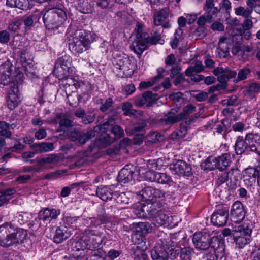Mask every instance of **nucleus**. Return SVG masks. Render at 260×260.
<instances>
[{"label": "nucleus", "mask_w": 260, "mask_h": 260, "mask_svg": "<svg viewBox=\"0 0 260 260\" xmlns=\"http://www.w3.org/2000/svg\"><path fill=\"white\" fill-rule=\"evenodd\" d=\"M229 216L228 210L222 208L215 211L212 215L211 221L212 224L217 226H222L227 222Z\"/></svg>", "instance_id": "obj_13"}, {"label": "nucleus", "mask_w": 260, "mask_h": 260, "mask_svg": "<svg viewBox=\"0 0 260 260\" xmlns=\"http://www.w3.org/2000/svg\"><path fill=\"white\" fill-rule=\"evenodd\" d=\"M251 224L250 222H244L242 224L235 228V231L241 233L238 236L235 241L239 247L241 248L244 247L250 241L249 237L252 232Z\"/></svg>", "instance_id": "obj_9"}, {"label": "nucleus", "mask_w": 260, "mask_h": 260, "mask_svg": "<svg viewBox=\"0 0 260 260\" xmlns=\"http://www.w3.org/2000/svg\"><path fill=\"white\" fill-rule=\"evenodd\" d=\"M143 239L144 236L142 233H140L138 230H137L132 235V240L135 244H139L143 241Z\"/></svg>", "instance_id": "obj_58"}, {"label": "nucleus", "mask_w": 260, "mask_h": 260, "mask_svg": "<svg viewBox=\"0 0 260 260\" xmlns=\"http://www.w3.org/2000/svg\"><path fill=\"white\" fill-rule=\"evenodd\" d=\"M161 246L155 247L151 251V257L153 260H168L177 257L179 254V246L175 242L169 240L161 241Z\"/></svg>", "instance_id": "obj_3"}, {"label": "nucleus", "mask_w": 260, "mask_h": 260, "mask_svg": "<svg viewBox=\"0 0 260 260\" xmlns=\"http://www.w3.org/2000/svg\"><path fill=\"white\" fill-rule=\"evenodd\" d=\"M102 242V234L96 231L86 230L75 243L77 250L88 249L91 250L98 248Z\"/></svg>", "instance_id": "obj_4"}, {"label": "nucleus", "mask_w": 260, "mask_h": 260, "mask_svg": "<svg viewBox=\"0 0 260 260\" xmlns=\"http://www.w3.org/2000/svg\"><path fill=\"white\" fill-rule=\"evenodd\" d=\"M165 197V192L158 189H154V193H153L151 198V208L152 209V213L155 212V210L161 208L164 206Z\"/></svg>", "instance_id": "obj_17"}, {"label": "nucleus", "mask_w": 260, "mask_h": 260, "mask_svg": "<svg viewBox=\"0 0 260 260\" xmlns=\"http://www.w3.org/2000/svg\"><path fill=\"white\" fill-rule=\"evenodd\" d=\"M71 60L72 59L70 56L69 55H66L59 58L57 60L55 64L62 67H64L65 66L69 67L70 65Z\"/></svg>", "instance_id": "obj_48"}, {"label": "nucleus", "mask_w": 260, "mask_h": 260, "mask_svg": "<svg viewBox=\"0 0 260 260\" xmlns=\"http://www.w3.org/2000/svg\"><path fill=\"white\" fill-rule=\"evenodd\" d=\"M245 174L249 175H251L253 178L257 176V184L260 186V171H258L254 168H250L246 170Z\"/></svg>", "instance_id": "obj_57"}, {"label": "nucleus", "mask_w": 260, "mask_h": 260, "mask_svg": "<svg viewBox=\"0 0 260 260\" xmlns=\"http://www.w3.org/2000/svg\"><path fill=\"white\" fill-rule=\"evenodd\" d=\"M242 49V44L235 43L232 49V52L233 55L242 56L243 55V50Z\"/></svg>", "instance_id": "obj_54"}, {"label": "nucleus", "mask_w": 260, "mask_h": 260, "mask_svg": "<svg viewBox=\"0 0 260 260\" xmlns=\"http://www.w3.org/2000/svg\"><path fill=\"white\" fill-rule=\"evenodd\" d=\"M253 10L251 8H244L242 6H240L235 9V13L237 16H241L245 18H249L251 16Z\"/></svg>", "instance_id": "obj_37"}, {"label": "nucleus", "mask_w": 260, "mask_h": 260, "mask_svg": "<svg viewBox=\"0 0 260 260\" xmlns=\"http://www.w3.org/2000/svg\"><path fill=\"white\" fill-rule=\"evenodd\" d=\"M213 253L210 254L208 257L210 260H217L219 257H221L224 252L223 242L217 237H213L211 239V250Z\"/></svg>", "instance_id": "obj_11"}, {"label": "nucleus", "mask_w": 260, "mask_h": 260, "mask_svg": "<svg viewBox=\"0 0 260 260\" xmlns=\"http://www.w3.org/2000/svg\"><path fill=\"white\" fill-rule=\"evenodd\" d=\"M233 40L230 38L222 37L218 43L217 52L220 57H226L229 55V50Z\"/></svg>", "instance_id": "obj_21"}, {"label": "nucleus", "mask_w": 260, "mask_h": 260, "mask_svg": "<svg viewBox=\"0 0 260 260\" xmlns=\"http://www.w3.org/2000/svg\"><path fill=\"white\" fill-rule=\"evenodd\" d=\"M111 132L115 136L116 139H120L123 137L124 131L119 125L113 126L111 129Z\"/></svg>", "instance_id": "obj_52"}, {"label": "nucleus", "mask_w": 260, "mask_h": 260, "mask_svg": "<svg viewBox=\"0 0 260 260\" xmlns=\"http://www.w3.org/2000/svg\"><path fill=\"white\" fill-rule=\"evenodd\" d=\"M249 151L260 155V133H248Z\"/></svg>", "instance_id": "obj_22"}, {"label": "nucleus", "mask_w": 260, "mask_h": 260, "mask_svg": "<svg viewBox=\"0 0 260 260\" xmlns=\"http://www.w3.org/2000/svg\"><path fill=\"white\" fill-rule=\"evenodd\" d=\"M20 257L16 251H13L5 256V260H20Z\"/></svg>", "instance_id": "obj_64"}, {"label": "nucleus", "mask_w": 260, "mask_h": 260, "mask_svg": "<svg viewBox=\"0 0 260 260\" xmlns=\"http://www.w3.org/2000/svg\"><path fill=\"white\" fill-rule=\"evenodd\" d=\"M193 243L197 249L205 250L211 247V242L208 235H203L201 233H196L193 235Z\"/></svg>", "instance_id": "obj_15"}, {"label": "nucleus", "mask_w": 260, "mask_h": 260, "mask_svg": "<svg viewBox=\"0 0 260 260\" xmlns=\"http://www.w3.org/2000/svg\"><path fill=\"white\" fill-rule=\"evenodd\" d=\"M144 38L146 39L149 44H155L158 43L162 44V40H161V35L157 32H155L151 37L147 35H144Z\"/></svg>", "instance_id": "obj_42"}, {"label": "nucleus", "mask_w": 260, "mask_h": 260, "mask_svg": "<svg viewBox=\"0 0 260 260\" xmlns=\"http://www.w3.org/2000/svg\"><path fill=\"white\" fill-rule=\"evenodd\" d=\"M60 214L59 210L54 209L45 208L39 212L38 217L40 220L50 221L56 219Z\"/></svg>", "instance_id": "obj_23"}, {"label": "nucleus", "mask_w": 260, "mask_h": 260, "mask_svg": "<svg viewBox=\"0 0 260 260\" xmlns=\"http://www.w3.org/2000/svg\"><path fill=\"white\" fill-rule=\"evenodd\" d=\"M248 91L251 93H257L260 91V85L258 83H252L248 86Z\"/></svg>", "instance_id": "obj_62"}, {"label": "nucleus", "mask_w": 260, "mask_h": 260, "mask_svg": "<svg viewBox=\"0 0 260 260\" xmlns=\"http://www.w3.org/2000/svg\"><path fill=\"white\" fill-rule=\"evenodd\" d=\"M20 61L24 67V65L28 66L31 64V59L28 53L25 51H23L20 55Z\"/></svg>", "instance_id": "obj_55"}, {"label": "nucleus", "mask_w": 260, "mask_h": 260, "mask_svg": "<svg viewBox=\"0 0 260 260\" xmlns=\"http://www.w3.org/2000/svg\"><path fill=\"white\" fill-rule=\"evenodd\" d=\"M152 209H151L150 218L153 223L156 226H160L165 224L169 220V213H167L166 207L164 206L161 208L155 210L154 214L152 213Z\"/></svg>", "instance_id": "obj_12"}, {"label": "nucleus", "mask_w": 260, "mask_h": 260, "mask_svg": "<svg viewBox=\"0 0 260 260\" xmlns=\"http://www.w3.org/2000/svg\"><path fill=\"white\" fill-rule=\"evenodd\" d=\"M148 44L146 39L141 37L137 38L133 42L132 47L136 53L141 55L147 48Z\"/></svg>", "instance_id": "obj_28"}, {"label": "nucleus", "mask_w": 260, "mask_h": 260, "mask_svg": "<svg viewBox=\"0 0 260 260\" xmlns=\"http://www.w3.org/2000/svg\"><path fill=\"white\" fill-rule=\"evenodd\" d=\"M196 107L191 104H188L183 109L182 112L179 114L181 115V119L184 120L187 116L195 112Z\"/></svg>", "instance_id": "obj_43"}, {"label": "nucleus", "mask_w": 260, "mask_h": 260, "mask_svg": "<svg viewBox=\"0 0 260 260\" xmlns=\"http://www.w3.org/2000/svg\"><path fill=\"white\" fill-rule=\"evenodd\" d=\"M25 231L15 229L14 226L8 222L0 225V245L3 247H10L22 243L25 239Z\"/></svg>", "instance_id": "obj_1"}, {"label": "nucleus", "mask_w": 260, "mask_h": 260, "mask_svg": "<svg viewBox=\"0 0 260 260\" xmlns=\"http://www.w3.org/2000/svg\"><path fill=\"white\" fill-rule=\"evenodd\" d=\"M13 65L9 60L6 61L0 66V84H10Z\"/></svg>", "instance_id": "obj_14"}, {"label": "nucleus", "mask_w": 260, "mask_h": 260, "mask_svg": "<svg viewBox=\"0 0 260 260\" xmlns=\"http://www.w3.org/2000/svg\"><path fill=\"white\" fill-rule=\"evenodd\" d=\"M154 189L150 186L145 187L142 191V196L143 198L149 200L151 201Z\"/></svg>", "instance_id": "obj_49"}, {"label": "nucleus", "mask_w": 260, "mask_h": 260, "mask_svg": "<svg viewBox=\"0 0 260 260\" xmlns=\"http://www.w3.org/2000/svg\"><path fill=\"white\" fill-rule=\"evenodd\" d=\"M11 125L5 121H0V136L10 138L12 135L10 131Z\"/></svg>", "instance_id": "obj_39"}, {"label": "nucleus", "mask_w": 260, "mask_h": 260, "mask_svg": "<svg viewBox=\"0 0 260 260\" xmlns=\"http://www.w3.org/2000/svg\"><path fill=\"white\" fill-rule=\"evenodd\" d=\"M212 20V19H210L208 17V15L205 13L204 15L199 18L197 23L199 26H203L207 22H211Z\"/></svg>", "instance_id": "obj_63"}, {"label": "nucleus", "mask_w": 260, "mask_h": 260, "mask_svg": "<svg viewBox=\"0 0 260 260\" xmlns=\"http://www.w3.org/2000/svg\"><path fill=\"white\" fill-rule=\"evenodd\" d=\"M205 170H212L217 169V165L215 158H208L202 165Z\"/></svg>", "instance_id": "obj_44"}, {"label": "nucleus", "mask_w": 260, "mask_h": 260, "mask_svg": "<svg viewBox=\"0 0 260 260\" xmlns=\"http://www.w3.org/2000/svg\"><path fill=\"white\" fill-rule=\"evenodd\" d=\"M193 253V249L190 247H185L180 250V257L182 260H190Z\"/></svg>", "instance_id": "obj_41"}, {"label": "nucleus", "mask_w": 260, "mask_h": 260, "mask_svg": "<svg viewBox=\"0 0 260 260\" xmlns=\"http://www.w3.org/2000/svg\"><path fill=\"white\" fill-rule=\"evenodd\" d=\"M69 67L58 66L55 64L53 71L54 74L59 79H64L67 77L69 74Z\"/></svg>", "instance_id": "obj_33"}, {"label": "nucleus", "mask_w": 260, "mask_h": 260, "mask_svg": "<svg viewBox=\"0 0 260 260\" xmlns=\"http://www.w3.org/2000/svg\"><path fill=\"white\" fill-rule=\"evenodd\" d=\"M113 194V190L108 186L101 185L96 188V195L103 201L111 200Z\"/></svg>", "instance_id": "obj_26"}, {"label": "nucleus", "mask_w": 260, "mask_h": 260, "mask_svg": "<svg viewBox=\"0 0 260 260\" xmlns=\"http://www.w3.org/2000/svg\"><path fill=\"white\" fill-rule=\"evenodd\" d=\"M170 169L175 174L179 175H189L191 168L187 164L182 160H178L173 162L170 166Z\"/></svg>", "instance_id": "obj_19"}, {"label": "nucleus", "mask_w": 260, "mask_h": 260, "mask_svg": "<svg viewBox=\"0 0 260 260\" xmlns=\"http://www.w3.org/2000/svg\"><path fill=\"white\" fill-rule=\"evenodd\" d=\"M23 75L19 71L14 79L9 84L7 96V104L9 109H14L20 103L19 86L23 81Z\"/></svg>", "instance_id": "obj_5"}, {"label": "nucleus", "mask_w": 260, "mask_h": 260, "mask_svg": "<svg viewBox=\"0 0 260 260\" xmlns=\"http://www.w3.org/2000/svg\"><path fill=\"white\" fill-rule=\"evenodd\" d=\"M7 5L11 7H17L22 10L29 8L28 0H7Z\"/></svg>", "instance_id": "obj_34"}, {"label": "nucleus", "mask_w": 260, "mask_h": 260, "mask_svg": "<svg viewBox=\"0 0 260 260\" xmlns=\"http://www.w3.org/2000/svg\"><path fill=\"white\" fill-rule=\"evenodd\" d=\"M31 147L38 153L52 151L54 149L52 143H35L32 145Z\"/></svg>", "instance_id": "obj_32"}, {"label": "nucleus", "mask_w": 260, "mask_h": 260, "mask_svg": "<svg viewBox=\"0 0 260 260\" xmlns=\"http://www.w3.org/2000/svg\"><path fill=\"white\" fill-rule=\"evenodd\" d=\"M129 167V166L127 165L119 171L117 177V180L119 182L126 183L132 180L134 172L128 168Z\"/></svg>", "instance_id": "obj_30"}, {"label": "nucleus", "mask_w": 260, "mask_h": 260, "mask_svg": "<svg viewBox=\"0 0 260 260\" xmlns=\"http://www.w3.org/2000/svg\"><path fill=\"white\" fill-rule=\"evenodd\" d=\"M58 157L54 154H50L46 157H44L40 160L41 163L54 164L58 161Z\"/></svg>", "instance_id": "obj_51"}, {"label": "nucleus", "mask_w": 260, "mask_h": 260, "mask_svg": "<svg viewBox=\"0 0 260 260\" xmlns=\"http://www.w3.org/2000/svg\"><path fill=\"white\" fill-rule=\"evenodd\" d=\"M122 109L125 115H134V112L132 104L129 102L124 103L122 105Z\"/></svg>", "instance_id": "obj_53"}, {"label": "nucleus", "mask_w": 260, "mask_h": 260, "mask_svg": "<svg viewBox=\"0 0 260 260\" xmlns=\"http://www.w3.org/2000/svg\"><path fill=\"white\" fill-rule=\"evenodd\" d=\"M213 74L217 77V81L222 84H225L227 87V81L229 79L235 77L237 73L235 71L231 70L229 67H218L213 71Z\"/></svg>", "instance_id": "obj_10"}, {"label": "nucleus", "mask_w": 260, "mask_h": 260, "mask_svg": "<svg viewBox=\"0 0 260 260\" xmlns=\"http://www.w3.org/2000/svg\"><path fill=\"white\" fill-rule=\"evenodd\" d=\"M144 99L147 103V106H149L157 99V95L153 94L152 91H148L143 93Z\"/></svg>", "instance_id": "obj_46"}, {"label": "nucleus", "mask_w": 260, "mask_h": 260, "mask_svg": "<svg viewBox=\"0 0 260 260\" xmlns=\"http://www.w3.org/2000/svg\"><path fill=\"white\" fill-rule=\"evenodd\" d=\"M248 135L247 134L244 139L242 136H238L237 138L235 147L237 154H241L246 150H249Z\"/></svg>", "instance_id": "obj_25"}, {"label": "nucleus", "mask_w": 260, "mask_h": 260, "mask_svg": "<svg viewBox=\"0 0 260 260\" xmlns=\"http://www.w3.org/2000/svg\"><path fill=\"white\" fill-rule=\"evenodd\" d=\"M32 15L28 16L23 19H21L23 26H22L25 29V32L28 31L30 27L32 26L34 23Z\"/></svg>", "instance_id": "obj_47"}, {"label": "nucleus", "mask_w": 260, "mask_h": 260, "mask_svg": "<svg viewBox=\"0 0 260 260\" xmlns=\"http://www.w3.org/2000/svg\"><path fill=\"white\" fill-rule=\"evenodd\" d=\"M245 212L241 202H235L232 205L231 211L232 220L235 223L240 222L244 218Z\"/></svg>", "instance_id": "obj_16"}, {"label": "nucleus", "mask_w": 260, "mask_h": 260, "mask_svg": "<svg viewBox=\"0 0 260 260\" xmlns=\"http://www.w3.org/2000/svg\"><path fill=\"white\" fill-rule=\"evenodd\" d=\"M157 173L153 171H147L144 175L145 179L149 181L155 182Z\"/></svg>", "instance_id": "obj_60"}, {"label": "nucleus", "mask_w": 260, "mask_h": 260, "mask_svg": "<svg viewBox=\"0 0 260 260\" xmlns=\"http://www.w3.org/2000/svg\"><path fill=\"white\" fill-rule=\"evenodd\" d=\"M131 252L135 260H148V256L145 251L138 246L133 247Z\"/></svg>", "instance_id": "obj_35"}, {"label": "nucleus", "mask_w": 260, "mask_h": 260, "mask_svg": "<svg viewBox=\"0 0 260 260\" xmlns=\"http://www.w3.org/2000/svg\"><path fill=\"white\" fill-rule=\"evenodd\" d=\"M136 63L133 58L118 57L113 62V70L121 78L130 77L136 69Z\"/></svg>", "instance_id": "obj_6"}, {"label": "nucleus", "mask_w": 260, "mask_h": 260, "mask_svg": "<svg viewBox=\"0 0 260 260\" xmlns=\"http://www.w3.org/2000/svg\"><path fill=\"white\" fill-rule=\"evenodd\" d=\"M182 33V30L180 28H179L176 30L174 35V39L171 42V45L173 48H175L177 47L178 39L180 38V36Z\"/></svg>", "instance_id": "obj_59"}, {"label": "nucleus", "mask_w": 260, "mask_h": 260, "mask_svg": "<svg viewBox=\"0 0 260 260\" xmlns=\"http://www.w3.org/2000/svg\"><path fill=\"white\" fill-rule=\"evenodd\" d=\"M99 141L101 143V145L103 147H106L113 142L112 139L110 137L109 134L105 133L101 135Z\"/></svg>", "instance_id": "obj_45"}, {"label": "nucleus", "mask_w": 260, "mask_h": 260, "mask_svg": "<svg viewBox=\"0 0 260 260\" xmlns=\"http://www.w3.org/2000/svg\"><path fill=\"white\" fill-rule=\"evenodd\" d=\"M113 103V99L111 98H108L104 103L101 106L100 110L102 112L106 111L112 106Z\"/></svg>", "instance_id": "obj_61"}, {"label": "nucleus", "mask_w": 260, "mask_h": 260, "mask_svg": "<svg viewBox=\"0 0 260 260\" xmlns=\"http://www.w3.org/2000/svg\"><path fill=\"white\" fill-rule=\"evenodd\" d=\"M165 72V70L163 68H159L157 69L158 75L154 77L152 81L148 82H142L140 84V86L141 88H146L150 86H152L157 80V79H160L163 77V73Z\"/></svg>", "instance_id": "obj_38"}, {"label": "nucleus", "mask_w": 260, "mask_h": 260, "mask_svg": "<svg viewBox=\"0 0 260 260\" xmlns=\"http://www.w3.org/2000/svg\"><path fill=\"white\" fill-rule=\"evenodd\" d=\"M65 12L61 10L47 11L43 15V21L48 29H58L65 20Z\"/></svg>", "instance_id": "obj_7"}, {"label": "nucleus", "mask_w": 260, "mask_h": 260, "mask_svg": "<svg viewBox=\"0 0 260 260\" xmlns=\"http://www.w3.org/2000/svg\"><path fill=\"white\" fill-rule=\"evenodd\" d=\"M169 10L167 8L162 9L154 14V23L156 26L162 25L164 28H168L171 24L168 21H165L169 17Z\"/></svg>", "instance_id": "obj_18"}, {"label": "nucleus", "mask_w": 260, "mask_h": 260, "mask_svg": "<svg viewBox=\"0 0 260 260\" xmlns=\"http://www.w3.org/2000/svg\"><path fill=\"white\" fill-rule=\"evenodd\" d=\"M250 73V70L248 68H244L240 69L238 72V77L236 79V82L245 79Z\"/></svg>", "instance_id": "obj_50"}, {"label": "nucleus", "mask_w": 260, "mask_h": 260, "mask_svg": "<svg viewBox=\"0 0 260 260\" xmlns=\"http://www.w3.org/2000/svg\"><path fill=\"white\" fill-rule=\"evenodd\" d=\"M155 182L162 184H170L172 182V179L166 173H157Z\"/></svg>", "instance_id": "obj_40"}, {"label": "nucleus", "mask_w": 260, "mask_h": 260, "mask_svg": "<svg viewBox=\"0 0 260 260\" xmlns=\"http://www.w3.org/2000/svg\"><path fill=\"white\" fill-rule=\"evenodd\" d=\"M23 24L21 20L18 19L14 21L8 25V29L18 33H25V29L22 27Z\"/></svg>", "instance_id": "obj_36"}, {"label": "nucleus", "mask_w": 260, "mask_h": 260, "mask_svg": "<svg viewBox=\"0 0 260 260\" xmlns=\"http://www.w3.org/2000/svg\"><path fill=\"white\" fill-rule=\"evenodd\" d=\"M215 159L217 169L221 171L225 170L232 161L230 154L227 153L215 157Z\"/></svg>", "instance_id": "obj_27"}, {"label": "nucleus", "mask_w": 260, "mask_h": 260, "mask_svg": "<svg viewBox=\"0 0 260 260\" xmlns=\"http://www.w3.org/2000/svg\"><path fill=\"white\" fill-rule=\"evenodd\" d=\"M95 40V35L85 30L77 31L69 44V49L75 54H80L88 49L89 45Z\"/></svg>", "instance_id": "obj_2"}, {"label": "nucleus", "mask_w": 260, "mask_h": 260, "mask_svg": "<svg viewBox=\"0 0 260 260\" xmlns=\"http://www.w3.org/2000/svg\"><path fill=\"white\" fill-rule=\"evenodd\" d=\"M231 9V3L229 0H205L203 7V10L210 19H212L213 15L223 9H225L229 15Z\"/></svg>", "instance_id": "obj_8"}, {"label": "nucleus", "mask_w": 260, "mask_h": 260, "mask_svg": "<svg viewBox=\"0 0 260 260\" xmlns=\"http://www.w3.org/2000/svg\"><path fill=\"white\" fill-rule=\"evenodd\" d=\"M95 132L92 130L85 133L78 131L72 132L71 134V139L73 141H77L80 144H84L90 139L95 136Z\"/></svg>", "instance_id": "obj_20"}, {"label": "nucleus", "mask_w": 260, "mask_h": 260, "mask_svg": "<svg viewBox=\"0 0 260 260\" xmlns=\"http://www.w3.org/2000/svg\"><path fill=\"white\" fill-rule=\"evenodd\" d=\"M181 119V115L175 114L173 110H171L164 118L160 119V121L165 124L169 125L175 123Z\"/></svg>", "instance_id": "obj_31"}, {"label": "nucleus", "mask_w": 260, "mask_h": 260, "mask_svg": "<svg viewBox=\"0 0 260 260\" xmlns=\"http://www.w3.org/2000/svg\"><path fill=\"white\" fill-rule=\"evenodd\" d=\"M143 24L139 22H137L136 27L135 29V32L136 33V36L137 38H140L141 37L144 38V35H147L146 34L143 33Z\"/></svg>", "instance_id": "obj_56"}, {"label": "nucleus", "mask_w": 260, "mask_h": 260, "mask_svg": "<svg viewBox=\"0 0 260 260\" xmlns=\"http://www.w3.org/2000/svg\"><path fill=\"white\" fill-rule=\"evenodd\" d=\"M71 236L70 231H68L66 227L58 228L54 233L53 240L56 243H61Z\"/></svg>", "instance_id": "obj_29"}, {"label": "nucleus", "mask_w": 260, "mask_h": 260, "mask_svg": "<svg viewBox=\"0 0 260 260\" xmlns=\"http://www.w3.org/2000/svg\"><path fill=\"white\" fill-rule=\"evenodd\" d=\"M151 209V206L149 204L138 203L134 207L133 212L138 217L146 218L148 216L150 217Z\"/></svg>", "instance_id": "obj_24"}]
</instances>
